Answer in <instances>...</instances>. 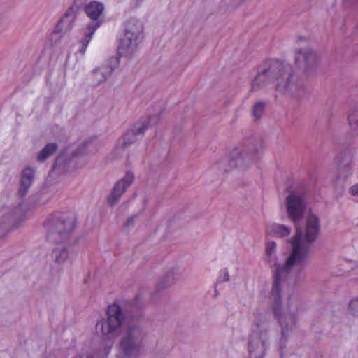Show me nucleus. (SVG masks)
<instances>
[{
  "label": "nucleus",
  "instance_id": "nucleus-23",
  "mask_svg": "<svg viewBox=\"0 0 358 358\" xmlns=\"http://www.w3.org/2000/svg\"><path fill=\"white\" fill-rule=\"evenodd\" d=\"M271 228L275 235L282 238L288 236L292 231L290 227L276 223L273 224Z\"/></svg>",
  "mask_w": 358,
  "mask_h": 358
},
{
  "label": "nucleus",
  "instance_id": "nucleus-27",
  "mask_svg": "<svg viewBox=\"0 0 358 358\" xmlns=\"http://www.w3.org/2000/svg\"><path fill=\"white\" fill-rule=\"evenodd\" d=\"M229 280V274L227 269L220 271V274L217 280V282L222 283Z\"/></svg>",
  "mask_w": 358,
  "mask_h": 358
},
{
  "label": "nucleus",
  "instance_id": "nucleus-31",
  "mask_svg": "<svg viewBox=\"0 0 358 358\" xmlns=\"http://www.w3.org/2000/svg\"><path fill=\"white\" fill-rule=\"evenodd\" d=\"M224 163H225V162H220V163H219V169H220V171H223V172H227V171H229V169H227V168H225V167H224V168H221V167H220V164H224Z\"/></svg>",
  "mask_w": 358,
  "mask_h": 358
},
{
  "label": "nucleus",
  "instance_id": "nucleus-5",
  "mask_svg": "<svg viewBox=\"0 0 358 358\" xmlns=\"http://www.w3.org/2000/svg\"><path fill=\"white\" fill-rule=\"evenodd\" d=\"M48 236L55 242H62L73 231L76 226V219L73 215L66 213H55L45 223Z\"/></svg>",
  "mask_w": 358,
  "mask_h": 358
},
{
  "label": "nucleus",
  "instance_id": "nucleus-4",
  "mask_svg": "<svg viewBox=\"0 0 358 358\" xmlns=\"http://www.w3.org/2000/svg\"><path fill=\"white\" fill-rule=\"evenodd\" d=\"M276 92L289 97L301 99L307 93L303 82L293 72L292 67L283 63V69L277 78Z\"/></svg>",
  "mask_w": 358,
  "mask_h": 358
},
{
  "label": "nucleus",
  "instance_id": "nucleus-2",
  "mask_svg": "<svg viewBox=\"0 0 358 358\" xmlns=\"http://www.w3.org/2000/svg\"><path fill=\"white\" fill-rule=\"evenodd\" d=\"M143 303L138 296L126 302L123 307L114 303L108 308L107 318L97 322L96 329L107 338L122 329L120 352L126 358L138 357L148 336L147 320L143 316Z\"/></svg>",
  "mask_w": 358,
  "mask_h": 358
},
{
  "label": "nucleus",
  "instance_id": "nucleus-18",
  "mask_svg": "<svg viewBox=\"0 0 358 358\" xmlns=\"http://www.w3.org/2000/svg\"><path fill=\"white\" fill-rule=\"evenodd\" d=\"M352 173V166L350 160H348L345 164H341L338 166V173L336 180V184L341 180V187L343 189L345 185L344 182L347 178Z\"/></svg>",
  "mask_w": 358,
  "mask_h": 358
},
{
  "label": "nucleus",
  "instance_id": "nucleus-11",
  "mask_svg": "<svg viewBox=\"0 0 358 358\" xmlns=\"http://www.w3.org/2000/svg\"><path fill=\"white\" fill-rule=\"evenodd\" d=\"M134 180V175L131 172H127L125 176L113 186L111 192L107 198L108 204L110 206H115L119 202L122 195L133 183Z\"/></svg>",
  "mask_w": 358,
  "mask_h": 358
},
{
  "label": "nucleus",
  "instance_id": "nucleus-12",
  "mask_svg": "<svg viewBox=\"0 0 358 358\" xmlns=\"http://www.w3.org/2000/svg\"><path fill=\"white\" fill-rule=\"evenodd\" d=\"M141 38L132 36L130 34H125L120 41L118 54L120 57H131L136 50Z\"/></svg>",
  "mask_w": 358,
  "mask_h": 358
},
{
  "label": "nucleus",
  "instance_id": "nucleus-19",
  "mask_svg": "<svg viewBox=\"0 0 358 358\" xmlns=\"http://www.w3.org/2000/svg\"><path fill=\"white\" fill-rule=\"evenodd\" d=\"M57 145L56 143H48L38 154L37 160L39 162H44L50 156L57 150Z\"/></svg>",
  "mask_w": 358,
  "mask_h": 358
},
{
  "label": "nucleus",
  "instance_id": "nucleus-21",
  "mask_svg": "<svg viewBox=\"0 0 358 358\" xmlns=\"http://www.w3.org/2000/svg\"><path fill=\"white\" fill-rule=\"evenodd\" d=\"M176 279L174 277L173 273H169L160 282H159L156 286V290L157 292L163 291L164 289H166L171 287Z\"/></svg>",
  "mask_w": 358,
  "mask_h": 358
},
{
  "label": "nucleus",
  "instance_id": "nucleus-28",
  "mask_svg": "<svg viewBox=\"0 0 358 358\" xmlns=\"http://www.w3.org/2000/svg\"><path fill=\"white\" fill-rule=\"evenodd\" d=\"M138 218V214H134L129 217L124 224V228L133 227Z\"/></svg>",
  "mask_w": 358,
  "mask_h": 358
},
{
  "label": "nucleus",
  "instance_id": "nucleus-14",
  "mask_svg": "<svg viewBox=\"0 0 358 358\" xmlns=\"http://www.w3.org/2000/svg\"><path fill=\"white\" fill-rule=\"evenodd\" d=\"M77 6H71L66 11L63 17L59 21L56 26V30L58 32L66 33L70 31L75 23L76 19Z\"/></svg>",
  "mask_w": 358,
  "mask_h": 358
},
{
  "label": "nucleus",
  "instance_id": "nucleus-20",
  "mask_svg": "<svg viewBox=\"0 0 358 358\" xmlns=\"http://www.w3.org/2000/svg\"><path fill=\"white\" fill-rule=\"evenodd\" d=\"M266 104V102L264 101H258L254 103L251 110V115L254 120L257 121L262 118L264 113Z\"/></svg>",
  "mask_w": 358,
  "mask_h": 358
},
{
  "label": "nucleus",
  "instance_id": "nucleus-16",
  "mask_svg": "<svg viewBox=\"0 0 358 358\" xmlns=\"http://www.w3.org/2000/svg\"><path fill=\"white\" fill-rule=\"evenodd\" d=\"M114 67L106 65L98 67L92 71V80L95 85L104 83L112 74Z\"/></svg>",
  "mask_w": 358,
  "mask_h": 358
},
{
  "label": "nucleus",
  "instance_id": "nucleus-17",
  "mask_svg": "<svg viewBox=\"0 0 358 358\" xmlns=\"http://www.w3.org/2000/svg\"><path fill=\"white\" fill-rule=\"evenodd\" d=\"M143 24L142 22L136 18H130L126 23L125 34H130L132 36H138L143 39Z\"/></svg>",
  "mask_w": 358,
  "mask_h": 358
},
{
  "label": "nucleus",
  "instance_id": "nucleus-1",
  "mask_svg": "<svg viewBox=\"0 0 358 358\" xmlns=\"http://www.w3.org/2000/svg\"><path fill=\"white\" fill-rule=\"evenodd\" d=\"M287 213L296 227L294 236L289 240L292 250L284 264H276L273 271V282L271 291V306L274 317L281 329V337L278 346H286L287 338L297 324L296 313L299 303L296 301L294 310L292 298L288 299L286 307L282 305L281 291L283 285L288 280L290 273L294 268L302 269L311 253L313 244L320 232L319 217L309 213L306 218L303 227L299 222L303 218L307 207L305 195L299 192H291L285 201Z\"/></svg>",
  "mask_w": 358,
  "mask_h": 358
},
{
  "label": "nucleus",
  "instance_id": "nucleus-6",
  "mask_svg": "<svg viewBox=\"0 0 358 358\" xmlns=\"http://www.w3.org/2000/svg\"><path fill=\"white\" fill-rule=\"evenodd\" d=\"M262 148V141L260 138L247 141L240 150L233 152L228 162V166L232 169L248 166L259 157Z\"/></svg>",
  "mask_w": 358,
  "mask_h": 358
},
{
  "label": "nucleus",
  "instance_id": "nucleus-15",
  "mask_svg": "<svg viewBox=\"0 0 358 358\" xmlns=\"http://www.w3.org/2000/svg\"><path fill=\"white\" fill-rule=\"evenodd\" d=\"M34 178V171L30 167L24 169L22 172L20 187L18 193L20 197L26 196L28 189L31 186Z\"/></svg>",
  "mask_w": 358,
  "mask_h": 358
},
{
  "label": "nucleus",
  "instance_id": "nucleus-25",
  "mask_svg": "<svg viewBox=\"0 0 358 358\" xmlns=\"http://www.w3.org/2000/svg\"><path fill=\"white\" fill-rule=\"evenodd\" d=\"M276 244L274 241H268L266 244V252L268 257V262H271L275 259Z\"/></svg>",
  "mask_w": 358,
  "mask_h": 358
},
{
  "label": "nucleus",
  "instance_id": "nucleus-13",
  "mask_svg": "<svg viewBox=\"0 0 358 358\" xmlns=\"http://www.w3.org/2000/svg\"><path fill=\"white\" fill-rule=\"evenodd\" d=\"M75 255L76 253L72 246L64 244L57 245L52 252L55 262L58 264H71Z\"/></svg>",
  "mask_w": 358,
  "mask_h": 358
},
{
  "label": "nucleus",
  "instance_id": "nucleus-24",
  "mask_svg": "<svg viewBox=\"0 0 358 358\" xmlns=\"http://www.w3.org/2000/svg\"><path fill=\"white\" fill-rule=\"evenodd\" d=\"M109 350L110 348L104 346L90 355H78L76 358H106Z\"/></svg>",
  "mask_w": 358,
  "mask_h": 358
},
{
  "label": "nucleus",
  "instance_id": "nucleus-29",
  "mask_svg": "<svg viewBox=\"0 0 358 358\" xmlns=\"http://www.w3.org/2000/svg\"><path fill=\"white\" fill-rule=\"evenodd\" d=\"M350 193L353 195H358V185H353L350 189Z\"/></svg>",
  "mask_w": 358,
  "mask_h": 358
},
{
  "label": "nucleus",
  "instance_id": "nucleus-30",
  "mask_svg": "<svg viewBox=\"0 0 358 358\" xmlns=\"http://www.w3.org/2000/svg\"><path fill=\"white\" fill-rule=\"evenodd\" d=\"M145 0H134L135 7H138Z\"/></svg>",
  "mask_w": 358,
  "mask_h": 358
},
{
  "label": "nucleus",
  "instance_id": "nucleus-9",
  "mask_svg": "<svg viewBox=\"0 0 358 358\" xmlns=\"http://www.w3.org/2000/svg\"><path fill=\"white\" fill-rule=\"evenodd\" d=\"M159 113L156 115H149L148 123L136 124L131 129H129L122 137V147L126 148L143 136L145 131L148 129V124H156L159 121Z\"/></svg>",
  "mask_w": 358,
  "mask_h": 358
},
{
  "label": "nucleus",
  "instance_id": "nucleus-32",
  "mask_svg": "<svg viewBox=\"0 0 358 358\" xmlns=\"http://www.w3.org/2000/svg\"><path fill=\"white\" fill-rule=\"evenodd\" d=\"M345 3L348 5H350L353 3L354 2L358 1V0H344Z\"/></svg>",
  "mask_w": 358,
  "mask_h": 358
},
{
  "label": "nucleus",
  "instance_id": "nucleus-7",
  "mask_svg": "<svg viewBox=\"0 0 358 358\" xmlns=\"http://www.w3.org/2000/svg\"><path fill=\"white\" fill-rule=\"evenodd\" d=\"M85 10L87 15L92 20V21L89 22L86 28L83 29L84 36L80 41L81 48H80L79 52L83 55L85 54L93 34L101 24L100 17L104 10V6L102 3L92 1L85 6Z\"/></svg>",
  "mask_w": 358,
  "mask_h": 358
},
{
  "label": "nucleus",
  "instance_id": "nucleus-3",
  "mask_svg": "<svg viewBox=\"0 0 358 358\" xmlns=\"http://www.w3.org/2000/svg\"><path fill=\"white\" fill-rule=\"evenodd\" d=\"M270 321L262 313H255V320L249 335V358H264L270 346Z\"/></svg>",
  "mask_w": 358,
  "mask_h": 358
},
{
  "label": "nucleus",
  "instance_id": "nucleus-22",
  "mask_svg": "<svg viewBox=\"0 0 358 358\" xmlns=\"http://www.w3.org/2000/svg\"><path fill=\"white\" fill-rule=\"evenodd\" d=\"M350 129L358 134V107L350 109L348 114Z\"/></svg>",
  "mask_w": 358,
  "mask_h": 358
},
{
  "label": "nucleus",
  "instance_id": "nucleus-26",
  "mask_svg": "<svg viewBox=\"0 0 358 358\" xmlns=\"http://www.w3.org/2000/svg\"><path fill=\"white\" fill-rule=\"evenodd\" d=\"M348 313L352 316H358V297L352 299L348 304Z\"/></svg>",
  "mask_w": 358,
  "mask_h": 358
},
{
  "label": "nucleus",
  "instance_id": "nucleus-8",
  "mask_svg": "<svg viewBox=\"0 0 358 358\" xmlns=\"http://www.w3.org/2000/svg\"><path fill=\"white\" fill-rule=\"evenodd\" d=\"M283 69V63L278 60H270L266 66L261 69L251 84V91L257 92L266 86L271 81L277 80L280 70Z\"/></svg>",
  "mask_w": 358,
  "mask_h": 358
},
{
  "label": "nucleus",
  "instance_id": "nucleus-10",
  "mask_svg": "<svg viewBox=\"0 0 358 358\" xmlns=\"http://www.w3.org/2000/svg\"><path fill=\"white\" fill-rule=\"evenodd\" d=\"M295 64L299 69L308 73L317 66V57L311 48H300L295 53Z\"/></svg>",
  "mask_w": 358,
  "mask_h": 358
}]
</instances>
